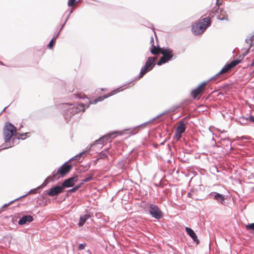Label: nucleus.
<instances>
[{
    "instance_id": "obj_43",
    "label": "nucleus",
    "mask_w": 254,
    "mask_h": 254,
    "mask_svg": "<svg viewBox=\"0 0 254 254\" xmlns=\"http://www.w3.org/2000/svg\"><path fill=\"white\" fill-rule=\"evenodd\" d=\"M216 4H219L218 0H217Z\"/></svg>"
},
{
    "instance_id": "obj_4",
    "label": "nucleus",
    "mask_w": 254,
    "mask_h": 254,
    "mask_svg": "<svg viewBox=\"0 0 254 254\" xmlns=\"http://www.w3.org/2000/svg\"><path fill=\"white\" fill-rule=\"evenodd\" d=\"M16 133V127L9 122H5L3 128V135L5 142H9L11 137L15 135Z\"/></svg>"
},
{
    "instance_id": "obj_27",
    "label": "nucleus",
    "mask_w": 254,
    "mask_h": 254,
    "mask_svg": "<svg viewBox=\"0 0 254 254\" xmlns=\"http://www.w3.org/2000/svg\"><path fill=\"white\" fill-rule=\"evenodd\" d=\"M93 176V174L90 175L88 177H86L84 179L82 180V182L81 183H83V185L84 183H86V182H88L90 181L91 180H92Z\"/></svg>"
},
{
    "instance_id": "obj_29",
    "label": "nucleus",
    "mask_w": 254,
    "mask_h": 254,
    "mask_svg": "<svg viewBox=\"0 0 254 254\" xmlns=\"http://www.w3.org/2000/svg\"><path fill=\"white\" fill-rule=\"evenodd\" d=\"M72 10L71 9L70 11H69V14L68 15H67V16H66V18L65 19V20L64 22V23L63 24V25L62 26L61 28H60V30L61 31L62 29L63 28V27H64L65 24L66 23V21H67V20L68 19L70 14L72 13Z\"/></svg>"
},
{
    "instance_id": "obj_19",
    "label": "nucleus",
    "mask_w": 254,
    "mask_h": 254,
    "mask_svg": "<svg viewBox=\"0 0 254 254\" xmlns=\"http://www.w3.org/2000/svg\"><path fill=\"white\" fill-rule=\"evenodd\" d=\"M186 231L189 236L192 238L193 241L196 242V244H198L199 241L197 238V236L194 232L190 228L186 227Z\"/></svg>"
},
{
    "instance_id": "obj_39",
    "label": "nucleus",
    "mask_w": 254,
    "mask_h": 254,
    "mask_svg": "<svg viewBox=\"0 0 254 254\" xmlns=\"http://www.w3.org/2000/svg\"><path fill=\"white\" fill-rule=\"evenodd\" d=\"M100 154H101V156H102H102H105V157L107 156H106V155H105L104 154H102V152H101V153H100Z\"/></svg>"
},
{
    "instance_id": "obj_25",
    "label": "nucleus",
    "mask_w": 254,
    "mask_h": 254,
    "mask_svg": "<svg viewBox=\"0 0 254 254\" xmlns=\"http://www.w3.org/2000/svg\"><path fill=\"white\" fill-rule=\"evenodd\" d=\"M238 122L241 125H245L248 123V119L247 117H241L238 119Z\"/></svg>"
},
{
    "instance_id": "obj_22",
    "label": "nucleus",
    "mask_w": 254,
    "mask_h": 254,
    "mask_svg": "<svg viewBox=\"0 0 254 254\" xmlns=\"http://www.w3.org/2000/svg\"><path fill=\"white\" fill-rule=\"evenodd\" d=\"M186 129V127L185 124L184 123H181L176 129V132L179 133V134H182L185 132Z\"/></svg>"
},
{
    "instance_id": "obj_1",
    "label": "nucleus",
    "mask_w": 254,
    "mask_h": 254,
    "mask_svg": "<svg viewBox=\"0 0 254 254\" xmlns=\"http://www.w3.org/2000/svg\"><path fill=\"white\" fill-rule=\"evenodd\" d=\"M88 107L89 105L86 106V105L83 103L72 104L64 103L62 104L63 114L67 122L75 114L81 111L84 112L85 109Z\"/></svg>"
},
{
    "instance_id": "obj_15",
    "label": "nucleus",
    "mask_w": 254,
    "mask_h": 254,
    "mask_svg": "<svg viewBox=\"0 0 254 254\" xmlns=\"http://www.w3.org/2000/svg\"><path fill=\"white\" fill-rule=\"evenodd\" d=\"M245 42L247 44V46L245 47L246 51L244 52V56H245L250 50L252 46L254 45V35H253L250 38H247L245 40Z\"/></svg>"
},
{
    "instance_id": "obj_8",
    "label": "nucleus",
    "mask_w": 254,
    "mask_h": 254,
    "mask_svg": "<svg viewBox=\"0 0 254 254\" xmlns=\"http://www.w3.org/2000/svg\"><path fill=\"white\" fill-rule=\"evenodd\" d=\"M149 208V213L153 218L159 219L162 217V212L156 205L150 204Z\"/></svg>"
},
{
    "instance_id": "obj_33",
    "label": "nucleus",
    "mask_w": 254,
    "mask_h": 254,
    "mask_svg": "<svg viewBox=\"0 0 254 254\" xmlns=\"http://www.w3.org/2000/svg\"><path fill=\"white\" fill-rule=\"evenodd\" d=\"M29 133V132H26V133H22L20 134V136H21V139H24L26 138V136L27 135V134H28ZM18 139H20V137H18Z\"/></svg>"
},
{
    "instance_id": "obj_2",
    "label": "nucleus",
    "mask_w": 254,
    "mask_h": 254,
    "mask_svg": "<svg viewBox=\"0 0 254 254\" xmlns=\"http://www.w3.org/2000/svg\"><path fill=\"white\" fill-rule=\"evenodd\" d=\"M68 161L65 162L59 168L57 172L54 171L52 175L49 176L46 180L54 182L60 178L64 177L67 173L70 172L72 167L71 164H68Z\"/></svg>"
},
{
    "instance_id": "obj_32",
    "label": "nucleus",
    "mask_w": 254,
    "mask_h": 254,
    "mask_svg": "<svg viewBox=\"0 0 254 254\" xmlns=\"http://www.w3.org/2000/svg\"><path fill=\"white\" fill-rule=\"evenodd\" d=\"M182 137V134H179V133L178 132H176L175 131V137L176 138V139L177 140H180V139L181 138V137Z\"/></svg>"
},
{
    "instance_id": "obj_7",
    "label": "nucleus",
    "mask_w": 254,
    "mask_h": 254,
    "mask_svg": "<svg viewBox=\"0 0 254 254\" xmlns=\"http://www.w3.org/2000/svg\"><path fill=\"white\" fill-rule=\"evenodd\" d=\"M160 53H161L163 56L157 63L158 65L167 63L170 61L173 56V51L169 48L161 49Z\"/></svg>"
},
{
    "instance_id": "obj_30",
    "label": "nucleus",
    "mask_w": 254,
    "mask_h": 254,
    "mask_svg": "<svg viewBox=\"0 0 254 254\" xmlns=\"http://www.w3.org/2000/svg\"><path fill=\"white\" fill-rule=\"evenodd\" d=\"M86 246V243H82V244H80L79 246H78V250H83L84 249L85 246Z\"/></svg>"
},
{
    "instance_id": "obj_23",
    "label": "nucleus",
    "mask_w": 254,
    "mask_h": 254,
    "mask_svg": "<svg viewBox=\"0 0 254 254\" xmlns=\"http://www.w3.org/2000/svg\"><path fill=\"white\" fill-rule=\"evenodd\" d=\"M60 32H61V31L60 30L59 31V32L57 34V35L56 36H55L50 41V43H49V45H48V47L49 49H52L53 48L54 44L55 42V40L57 39V38L58 37Z\"/></svg>"
},
{
    "instance_id": "obj_38",
    "label": "nucleus",
    "mask_w": 254,
    "mask_h": 254,
    "mask_svg": "<svg viewBox=\"0 0 254 254\" xmlns=\"http://www.w3.org/2000/svg\"><path fill=\"white\" fill-rule=\"evenodd\" d=\"M254 65V60L253 61L252 64H250V66H253Z\"/></svg>"
},
{
    "instance_id": "obj_10",
    "label": "nucleus",
    "mask_w": 254,
    "mask_h": 254,
    "mask_svg": "<svg viewBox=\"0 0 254 254\" xmlns=\"http://www.w3.org/2000/svg\"><path fill=\"white\" fill-rule=\"evenodd\" d=\"M78 180V176L75 175L73 177L69 178L67 179H65L64 181L61 185L63 190H64L65 188H70L74 186L75 182H76Z\"/></svg>"
},
{
    "instance_id": "obj_5",
    "label": "nucleus",
    "mask_w": 254,
    "mask_h": 254,
    "mask_svg": "<svg viewBox=\"0 0 254 254\" xmlns=\"http://www.w3.org/2000/svg\"><path fill=\"white\" fill-rule=\"evenodd\" d=\"M210 20L207 18L200 20L192 27V32L195 35L201 34L209 25Z\"/></svg>"
},
{
    "instance_id": "obj_42",
    "label": "nucleus",
    "mask_w": 254,
    "mask_h": 254,
    "mask_svg": "<svg viewBox=\"0 0 254 254\" xmlns=\"http://www.w3.org/2000/svg\"><path fill=\"white\" fill-rule=\"evenodd\" d=\"M11 147V146H6V147H5V148H9V147Z\"/></svg>"
},
{
    "instance_id": "obj_37",
    "label": "nucleus",
    "mask_w": 254,
    "mask_h": 254,
    "mask_svg": "<svg viewBox=\"0 0 254 254\" xmlns=\"http://www.w3.org/2000/svg\"><path fill=\"white\" fill-rule=\"evenodd\" d=\"M83 185V183H80L79 184H78V185H76L75 187L76 188L77 190H78L80 187L81 186Z\"/></svg>"
},
{
    "instance_id": "obj_31",
    "label": "nucleus",
    "mask_w": 254,
    "mask_h": 254,
    "mask_svg": "<svg viewBox=\"0 0 254 254\" xmlns=\"http://www.w3.org/2000/svg\"><path fill=\"white\" fill-rule=\"evenodd\" d=\"M246 228L247 229H251L252 230H254V223H251L250 224H249L248 225L246 226Z\"/></svg>"
},
{
    "instance_id": "obj_9",
    "label": "nucleus",
    "mask_w": 254,
    "mask_h": 254,
    "mask_svg": "<svg viewBox=\"0 0 254 254\" xmlns=\"http://www.w3.org/2000/svg\"><path fill=\"white\" fill-rule=\"evenodd\" d=\"M48 183V180H45V181L44 182L43 184L40 186H39V187H37L35 189H32L31 190H30V191L26 194H24L11 201H10L9 203H6L5 204H4L1 208H2L4 207H6V206H8L10 204H11L14 201H16V200H17L19 199H20L21 198H22V197H24L25 196H26L27 195H28L29 194H30V193H35L36 192V190H39L40 189L42 186H46L47 184Z\"/></svg>"
},
{
    "instance_id": "obj_13",
    "label": "nucleus",
    "mask_w": 254,
    "mask_h": 254,
    "mask_svg": "<svg viewBox=\"0 0 254 254\" xmlns=\"http://www.w3.org/2000/svg\"><path fill=\"white\" fill-rule=\"evenodd\" d=\"M206 82H202L197 87L191 91V94L193 98H199V96L201 94L203 90H204V87L206 85Z\"/></svg>"
},
{
    "instance_id": "obj_26",
    "label": "nucleus",
    "mask_w": 254,
    "mask_h": 254,
    "mask_svg": "<svg viewBox=\"0 0 254 254\" xmlns=\"http://www.w3.org/2000/svg\"><path fill=\"white\" fill-rule=\"evenodd\" d=\"M138 127L134 128H128V134L132 135L138 132Z\"/></svg>"
},
{
    "instance_id": "obj_12",
    "label": "nucleus",
    "mask_w": 254,
    "mask_h": 254,
    "mask_svg": "<svg viewBox=\"0 0 254 254\" xmlns=\"http://www.w3.org/2000/svg\"><path fill=\"white\" fill-rule=\"evenodd\" d=\"M240 60H234L232 61L230 64H226L221 70L216 75L218 76L219 75L226 73L231 68L234 67L240 63Z\"/></svg>"
},
{
    "instance_id": "obj_17",
    "label": "nucleus",
    "mask_w": 254,
    "mask_h": 254,
    "mask_svg": "<svg viewBox=\"0 0 254 254\" xmlns=\"http://www.w3.org/2000/svg\"><path fill=\"white\" fill-rule=\"evenodd\" d=\"M122 87H119V88H117V89L113 90L111 93H110L108 95H103V96H100L99 97H98L97 98L99 102L100 101H103V100H104L105 99L108 98V97H109L119 92H120L121 91H122V90L121 89Z\"/></svg>"
},
{
    "instance_id": "obj_11",
    "label": "nucleus",
    "mask_w": 254,
    "mask_h": 254,
    "mask_svg": "<svg viewBox=\"0 0 254 254\" xmlns=\"http://www.w3.org/2000/svg\"><path fill=\"white\" fill-rule=\"evenodd\" d=\"M212 13H213L219 20H228V15L227 14L226 12L222 9H220L219 7H217L216 9L214 8L212 10Z\"/></svg>"
},
{
    "instance_id": "obj_20",
    "label": "nucleus",
    "mask_w": 254,
    "mask_h": 254,
    "mask_svg": "<svg viewBox=\"0 0 254 254\" xmlns=\"http://www.w3.org/2000/svg\"><path fill=\"white\" fill-rule=\"evenodd\" d=\"M90 217V215L89 214H84L82 216H81L79 218V222L78 223V225L79 227H82L85 222Z\"/></svg>"
},
{
    "instance_id": "obj_6",
    "label": "nucleus",
    "mask_w": 254,
    "mask_h": 254,
    "mask_svg": "<svg viewBox=\"0 0 254 254\" xmlns=\"http://www.w3.org/2000/svg\"><path fill=\"white\" fill-rule=\"evenodd\" d=\"M156 58L155 57H149L146 61L145 64L142 67L140 70L139 75L137 77V79L142 77L144 74L147 72L151 70L153 67L155 66V61Z\"/></svg>"
},
{
    "instance_id": "obj_24",
    "label": "nucleus",
    "mask_w": 254,
    "mask_h": 254,
    "mask_svg": "<svg viewBox=\"0 0 254 254\" xmlns=\"http://www.w3.org/2000/svg\"><path fill=\"white\" fill-rule=\"evenodd\" d=\"M85 153H86V151H83V152H80L78 154L76 155L75 156H74L73 157H72L68 161L69 162V161H70L71 160H76V161H79V160H80V159L81 158V156L83 154H84Z\"/></svg>"
},
{
    "instance_id": "obj_36",
    "label": "nucleus",
    "mask_w": 254,
    "mask_h": 254,
    "mask_svg": "<svg viewBox=\"0 0 254 254\" xmlns=\"http://www.w3.org/2000/svg\"><path fill=\"white\" fill-rule=\"evenodd\" d=\"M98 100L97 99V98H96L93 101H90V104H96L97 102H98Z\"/></svg>"
},
{
    "instance_id": "obj_40",
    "label": "nucleus",
    "mask_w": 254,
    "mask_h": 254,
    "mask_svg": "<svg viewBox=\"0 0 254 254\" xmlns=\"http://www.w3.org/2000/svg\"><path fill=\"white\" fill-rule=\"evenodd\" d=\"M0 64H1V65H3V64L2 63V62L0 61Z\"/></svg>"
},
{
    "instance_id": "obj_18",
    "label": "nucleus",
    "mask_w": 254,
    "mask_h": 254,
    "mask_svg": "<svg viewBox=\"0 0 254 254\" xmlns=\"http://www.w3.org/2000/svg\"><path fill=\"white\" fill-rule=\"evenodd\" d=\"M150 43L151 45V48H150V52L153 55H157L160 53L161 48L159 47H157L154 45V39L151 37Z\"/></svg>"
},
{
    "instance_id": "obj_3",
    "label": "nucleus",
    "mask_w": 254,
    "mask_h": 254,
    "mask_svg": "<svg viewBox=\"0 0 254 254\" xmlns=\"http://www.w3.org/2000/svg\"><path fill=\"white\" fill-rule=\"evenodd\" d=\"M127 129H125L124 131H113L108 133L104 135V136L101 137L98 139L95 140L94 143L91 145L89 148L94 147L98 145H99V148H101L102 147V145L105 143L106 141H109V140L112 139L114 138L118 135H122L124 131H126Z\"/></svg>"
},
{
    "instance_id": "obj_14",
    "label": "nucleus",
    "mask_w": 254,
    "mask_h": 254,
    "mask_svg": "<svg viewBox=\"0 0 254 254\" xmlns=\"http://www.w3.org/2000/svg\"><path fill=\"white\" fill-rule=\"evenodd\" d=\"M64 190L61 186H56L51 188L47 194L51 196H54L58 195L63 191Z\"/></svg>"
},
{
    "instance_id": "obj_41",
    "label": "nucleus",
    "mask_w": 254,
    "mask_h": 254,
    "mask_svg": "<svg viewBox=\"0 0 254 254\" xmlns=\"http://www.w3.org/2000/svg\"><path fill=\"white\" fill-rule=\"evenodd\" d=\"M88 253H89L90 254H91V252H90V250H88Z\"/></svg>"
},
{
    "instance_id": "obj_35",
    "label": "nucleus",
    "mask_w": 254,
    "mask_h": 254,
    "mask_svg": "<svg viewBox=\"0 0 254 254\" xmlns=\"http://www.w3.org/2000/svg\"><path fill=\"white\" fill-rule=\"evenodd\" d=\"M248 119V122H252L254 123V117L253 116H250L249 117H247Z\"/></svg>"
},
{
    "instance_id": "obj_21",
    "label": "nucleus",
    "mask_w": 254,
    "mask_h": 254,
    "mask_svg": "<svg viewBox=\"0 0 254 254\" xmlns=\"http://www.w3.org/2000/svg\"><path fill=\"white\" fill-rule=\"evenodd\" d=\"M214 199L220 202L222 204H224L225 202V197L223 195L219 193H216L213 197Z\"/></svg>"
},
{
    "instance_id": "obj_28",
    "label": "nucleus",
    "mask_w": 254,
    "mask_h": 254,
    "mask_svg": "<svg viewBox=\"0 0 254 254\" xmlns=\"http://www.w3.org/2000/svg\"><path fill=\"white\" fill-rule=\"evenodd\" d=\"M76 1L75 0H68V5L71 7H74L76 3Z\"/></svg>"
},
{
    "instance_id": "obj_16",
    "label": "nucleus",
    "mask_w": 254,
    "mask_h": 254,
    "mask_svg": "<svg viewBox=\"0 0 254 254\" xmlns=\"http://www.w3.org/2000/svg\"><path fill=\"white\" fill-rule=\"evenodd\" d=\"M33 217L29 215H23L20 218L18 221V224L20 225H23L26 224L27 222H31L33 221Z\"/></svg>"
},
{
    "instance_id": "obj_34",
    "label": "nucleus",
    "mask_w": 254,
    "mask_h": 254,
    "mask_svg": "<svg viewBox=\"0 0 254 254\" xmlns=\"http://www.w3.org/2000/svg\"><path fill=\"white\" fill-rule=\"evenodd\" d=\"M77 190L76 188H75V187L72 188V189H69L67 190L68 192H74L75 191H76Z\"/></svg>"
}]
</instances>
